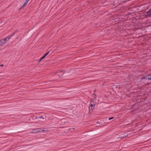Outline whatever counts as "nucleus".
<instances>
[{"label":"nucleus","mask_w":151,"mask_h":151,"mask_svg":"<svg viewBox=\"0 0 151 151\" xmlns=\"http://www.w3.org/2000/svg\"><path fill=\"white\" fill-rule=\"evenodd\" d=\"M44 131V130H42L41 128H37L32 130L31 132L32 133H36L40 132H43Z\"/></svg>","instance_id":"obj_1"},{"label":"nucleus","mask_w":151,"mask_h":151,"mask_svg":"<svg viewBox=\"0 0 151 151\" xmlns=\"http://www.w3.org/2000/svg\"><path fill=\"white\" fill-rule=\"evenodd\" d=\"M95 106V104L93 101H91L90 102L89 107L90 111L91 109L92 111L93 110Z\"/></svg>","instance_id":"obj_2"},{"label":"nucleus","mask_w":151,"mask_h":151,"mask_svg":"<svg viewBox=\"0 0 151 151\" xmlns=\"http://www.w3.org/2000/svg\"><path fill=\"white\" fill-rule=\"evenodd\" d=\"M18 30H17L14 32L11 35H9V36L6 37V38H4V39H5L6 40V41L7 39H8V40L10 39L16 33L18 32Z\"/></svg>","instance_id":"obj_3"},{"label":"nucleus","mask_w":151,"mask_h":151,"mask_svg":"<svg viewBox=\"0 0 151 151\" xmlns=\"http://www.w3.org/2000/svg\"><path fill=\"white\" fill-rule=\"evenodd\" d=\"M6 42L5 39H3L0 40V46H3Z\"/></svg>","instance_id":"obj_4"},{"label":"nucleus","mask_w":151,"mask_h":151,"mask_svg":"<svg viewBox=\"0 0 151 151\" xmlns=\"http://www.w3.org/2000/svg\"><path fill=\"white\" fill-rule=\"evenodd\" d=\"M142 79H146L151 80V74L147 75L145 76H144Z\"/></svg>","instance_id":"obj_5"},{"label":"nucleus","mask_w":151,"mask_h":151,"mask_svg":"<svg viewBox=\"0 0 151 151\" xmlns=\"http://www.w3.org/2000/svg\"><path fill=\"white\" fill-rule=\"evenodd\" d=\"M127 135L128 134H127V133H124L123 134L120 135H119V138L123 139L126 137Z\"/></svg>","instance_id":"obj_6"},{"label":"nucleus","mask_w":151,"mask_h":151,"mask_svg":"<svg viewBox=\"0 0 151 151\" xmlns=\"http://www.w3.org/2000/svg\"><path fill=\"white\" fill-rule=\"evenodd\" d=\"M29 0H26V2L24 3L23 5L20 8V9H22L24 6H26L27 5L28 2Z\"/></svg>","instance_id":"obj_7"},{"label":"nucleus","mask_w":151,"mask_h":151,"mask_svg":"<svg viewBox=\"0 0 151 151\" xmlns=\"http://www.w3.org/2000/svg\"><path fill=\"white\" fill-rule=\"evenodd\" d=\"M66 72V71L65 70H60L59 71H58L57 73H62L63 72V73L62 74V75L63 74H64Z\"/></svg>","instance_id":"obj_8"},{"label":"nucleus","mask_w":151,"mask_h":151,"mask_svg":"<svg viewBox=\"0 0 151 151\" xmlns=\"http://www.w3.org/2000/svg\"><path fill=\"white\" fill-rule=\"evenodd\" d=\"M151 9L149 10L147 12V13L148 14V16H150V12H151Z\"/></svg>","instance_id":"obj_9"},{"label":"nucleus","mask_w":151,"mask_h":151,"mask_svg":"<svg viewBox=\"0 0 151 151\" xmlns=\"http://www.w3.org/2000/svg\"><path fill=\"white\" fill-rule=\"evenodd\" d=\"M49 51L47 52L46 53H45L43 56L45 57L47 56L49 53Z\"/></svg>","instance_id":"obj_10"},{"label":"nucleus","mask_w":151,"mask_h":151,"mask_svg":"<svg viewBox=\"0 0 151 151\" xmlns=\"http://www.w3.org/2000/svg\"><path fill=\"white\" fill-rule=\"evenodd\" d=\"M45 58V57L44 56H43L42 57L40 58V59L42 60L43 59Z\"/></svg>","instance_id":"obj_11"},{"label":"nucleus","mask_w":151,"mask_h":151,"mask_svg":"<svg viewBox=\"0 0 151 151\" xmlns=\"http://www.w3.org/2000/svg\"><path fill=\"white\" fill-rule=\"evenodd\" d=\"M39 118L40 119H44V118L43 117V116H40V117H39Z\"/></svg>","instance_id":"obj_12"},{"label":"nucleus","mask_w":151,"mask_h":151,"mask_svg":"<svg viewBox=\"0 0 151 151\" xmlns=\"http://www.w3.org/2000/svg\"><path fill=\"white\" fill-rule=\"evenodd\" d=\"M114 118V117H111L109 118V120H110L111 119H113Z\"/></svg>","instance_id":"obj_13"},{"label":"nucleus","mask_w":151,"mask_h":151,"mask_svg":"<svg viewBox=\"0 0 151 151\" xmlns=\"http://www.w3.org/2000/svg\"><path fill=\"white\" fill-rule=\"evenodd\" d=\"M41 60H41V59H40L39 60H38V62L39 63H40V61H41Z\"/></svg>","instance_id":"obj_14"},{"label":"nucleus","mask_w":151,"mask_h":151,"mask_svg":"<svg viewBox=\"0 0 151 151\" xmlns=\"http://www.w3.org/2000/svg\"><path fill=\"white\" fill-rule=\"evenodd\" d=\"M0 66H1V67H3L4 66V65L3 64L1 65H0Z\"/></svg>","instance_id":"obj_15"}]
</instances>
